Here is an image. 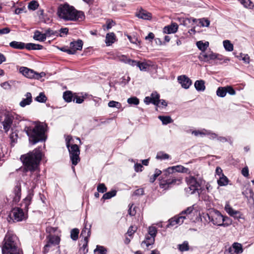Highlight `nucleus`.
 <instances>
[{
    "label": "nucleus",
    "mask_w": 254,
    "mask_h": 254,
    "mask_svg": "<svg viewBox=\"0 0 254 254\" xmlns=\"http://www.w3.org/2000/svg\"><path fill=\"white\" fill-rule=\"evenodd\" d=\"M127 102L129 104L137 105L139 103V100L137 97H132L127 99Z\"/></svg>",
    "instance_id": "nucleus-49"
},
{
    "label": "nucleus",
    "mask_w": 254,
    "mask_h": 254,
    "mask_svg": "<svg viewBox=\"0 0 254 254\" xmlns=\"http://www.w3.org/2000/svg\"><path fill=\"white\" fill-rule=\"evenodd\" d=\"M199 20L201 26L202 27H208L210 24V21L207 19L201 18Z\"/></svg>",
    "instance_id": "nucleus-56"
},
{
    "label": "nucleus",
    "mask_w": 254,
    "mask_h": 254,
    "mask_svg": "<svg viewBox=\"0 0 254 254\" xmlns=\"http://www.w3.org/2000/svg\"><path fill=\"white\" fill-rule=\"evenodd\" d=\"M157 233V229L155 227H149L148 228V234L149 237H153L155 238Z\"/></svg>",
    "instance_id": "nucleus-52"
},
{
    "label": "nucleus",
    "mask_w": 254,
    "mask_h": 254,
    "mask_svg": "<svg viewBox=\"0 0 254 254\" xmlns=\"http://www.w3.org/2000/svg\"><path fill=\"white\" fill-rule=\"evenodd\" d=\"M9 46L13 49L22 50L25 48V44L22 42L13 41L9 43Z\"/></svg>",
    "instance_id": "nucleus-27"
},
{
    "label": "nucleus",
    "mask_w": 254,
    "mask_h": 254,
    "mask_svg": "<svg viewBox=\"0 0 254 254\" xmlns=\"http://www.w3.org/2000/svg\"><path fill=\"white\" fill-rule=\"evenodd\" d=\"M35 100L38 102L45 103L47 100V97L43 92L39 93V95L35 98Z\"/></svg>",
    "instance_id": "nucleus-45"
},
{
    "label": "nucleus",
    "mask_w": 254,
    "mask_h": 254,
    "mask_svg": "<svg viewBox=\"0 0 254 254\" xmlns=\"http://www.w3.org/2000/svg\"><path fill=\"white\" fill-rule=\"evenodd\" d=\"M178 29V25L176 23L166 26L163 29V32L166 34H173L176 33Z\"/></svg>",
    "instance_id": "nucleus-21"
},
{
    "label": "nucleus",
    "mask_w": 254,
    "mask_h": 254,
    "mask_svg": "<svg viewBox=\"0 0 254 254\" xmlns=\"http://www.w3.org/2000/svg\"><path fill=\"white\" fill-rule=\"evenodd\" d=\"M46 240L53 246H56L59 244L61 239L58 236L50 234L47 237Z\"/></svg>",
    "instance_id": "nucleus-24"
},
{
    "label": "nucleus",
    "mask_w": 254,
    "mask_h": 254,
    "mask_svg": "<svg viewBox=\"0 0 254 254\" xmlns=\"http://www.w3.org/2000/svg\"><path fill=\"white\" fill-rule=\"evenodd\" d=\"M68 29L67 28H61L59 32V35L63 37L64 35H66L68 33Z\"/></svg>",
    "instance_id": "nucleus-61"
},
{
    "label": "nucleus",
    "mask_w": 254,
    "mask_h": 254,
    "mask_svg": "<svg viewBox=\"0 0 254 254\" xmlns=\"http://www.w3.org/2000/svg\"><path fill=\"white\" fill-rule=\"evenodd\" d=\"M194 205L188 207L186 209L183 211L180 214V216H187L188 215L190 214L194 210Z\"/></svg>",
    "instance_id": "nucleus-37"
},
{
    "label": "nucleus",
    "mask_w": 254,
    "mask_h": 254,
    "mask_svg": "<svg viewBox=\"0 0 254 254\" xmlns=\"http://www.w3.org/2000/svg\"><path fill=\"white\" fill-rule=\"evenodd\" d=\"M69 153L70 159L72 165L75 166L80 161V150L76 144H72L70 146L67 147Z\"/></svg>",
    "instance_id": "nucleus-9"
},
{
    "label": "nucleus",
    "mask_w": 254,
    "mask_h": 254,
    "mask_svg": "<svg viewBox=\"0 0 254 254\" xmlns=\"http://www.w3.org/2000/svg\"><path fill=\"white\" fill-rule=\"evenodd\" d=\"M227 93V89L225 87H219L216 91V95L220 97H224Z\"/></svg>",
    "instance_id": "nucleus-33"
},
{
    "label": "nucleus",
    "mask_w": 254,
    "mask_h": 254,
    "mask_svg": "<svg viewBox=\"0 0 254 254\" xmlns=\"http://www.w3.org/2000/svg\"><path fill=\"white\" fill-rule=\"evenodd\" d=\"M21 186L20 184H17L14 189L13 193H14V196L13 198V201L17 203L18 202L21 198Z\"/></svg>",
    "instance_id": "nucleus-23"
},
{
    "label": "nucleus",
    "mask_w": 254,
    "mask_h": 254,
    "mask_svg": "<svg viewBox=\"0 0 254 254\" xmlns=\"http://www.w3.org/2000/svg\"><path fill=\"white\" fill-rule=\"evenodd\" d=\"M135 15L138 18L144 20H150L152 18V14L142 8H140L138 11H137Z\"/></svg>",
    "instance_id": "nucleus-17"
},
{
    "label": "nucleus",
    "mask_w": 254,
    "mask_h": 254,
    "mask_svg": "<svg viewBox=\"0 0 254 254\" xmlns=\"http://www.w3.org/2000/svg\"><path fill=\"white\" fill-rule=\"evenodd\" d=\"M72 94L70 91H67L64 92L63 98L64 100L67 102H70L72 99Z\"/></svg>",
    "instance_id": "nucleus-43"
},
{
    "label": "nucleus",
    "mask_w": 254,
    "mask_h": 254,
    "mask_svg": "<svg viewBox=\"0 0 254 254\" xmlns=\"http://www.w3.org/2000/svg\"><path fill=\"white\" fill-rule=\"evenodd\" d=\"M243 6L246 8H252L254 5L250 0H238Z\"/></svg>",
    "instance_id": "nucleus-39"
},
{
    "label": "nucleus",
    "mask_w": 254,
    "mask_h": 254,
    "mask_svg": "<svg viewBox=\"0 0 254 254\" xmlns=\"http://www.w3.org/2000/svg\"><path fill=\"white\" fill-rule=\"evenodd\" d=\"M43 156L41 147H38L32 151L21 156L20 159L23 164L24 169L26 171H29L31 172V189L23 202L25 208H27L30 205L34 195L33 189L36 188L37 182L40 178L39 166Z\"/></svg>",
    "instance_id": "nucleus-1"
},
{
    "label": "nucleus",
    "mask_w": 254,
    "mask_h": 254,
    "mask_svg": "<svg viewBox=\"0 0 254 254\" xmlns=\"http://www.w3.org/2000/svg\"><path fill=\"white\" fill-rule=\"evenodd\" d=\"M116 193L117 191L115 190L107 192L103 195L102 198L104 199H110L112 197L115 196L116 195Z\"/></svg>",
    "instance_id": "nucleus-44"
},
{
    "label": "nucleus",
    "mask_w": 254,
    "mask_h": 254,
    "mask_svg": "<svg viewBox=\"0 0 254 254\" xmlns=\"http://www.w3.org/2000/svg\"><path fill=\"white\" fill-rule=\"evenodd\" d=\"M186 180L189 186L187 191L188 192L190 191V194H193L198 190L203 182L202 178L198 175L196 176H190L186 178Z\"/></svg>",
    "instance_id": "nucleus-7"
},
{
    "label": "nucleus",
    "mask_w": 254,
    "mask_h": 254,
    "mask_svg": "<svg viewBox=\"0 0 254 254\" xmlns=\"http://www.w3.org/2000/svg\"><path fill=\"white\" fill-rule=\"evenodd\" d=\"M79 231L77 228H74L70 231V238L73 241H76L78 238Z\"/></svg>",
    "instance_id": "nucleus-40"
},
{
    "label": "nucleus",
    "mask_w": 254,
    "mask_h": 254,
    "mask_svg": "<svg viewBox=\"0 0 254 254\" xmlns=\"http://www.w3.org/2000/svg\"><path fill=\"white\" fill-rule=\"evenodd\" d=\"M160 95L156 91L153 92L150 97H146L144 99V103L148 105L150 103H152L157 107H160L161 106L162 107H166L167 106V102L163 99L160 100Z\"/></svg>",
    "instance_id": "nucleus-8"
},
{
    "label": "nucleus",
    "mask_w": 254,
    "mask_h": 254,
    "mask_svg": "<svg viewBox=\"0 0 254 254\" xmlns=\"http://www.w3.org/2000/svg\"><path fill=\"white\" fill-rule=\"evenodd\" d=\"M9 217L13 221H21L26 218V216L23 210L18 207L13 208L10 212Z\"/></svg>",
    "instance_id": "nucleus-10"
},
{
    "label": "nucleus",
    "mask_w": 254,
    "mask_h": 254,
    "mask_svg": "<svg viewBox=\"0 0 254 254\" xmlns=\"http://www.w3.org/2000/svg\"><path fill=\"white\" fill-rule=\"evenodd\" d=\"M136 230V228L135 227L130 226L127 230V234L129 236H131L134 233Z\"/></svg>",
    "instance_id": "nucleus-62"
},
{
    "label": "nucleus",
    "mask_w": 254,
    "mask_h": 254,
    "mask_svg": "<svg viewBox=\"0 0 254 254\" xmlns=\"http://www.w3.org/2000/svg\"><path fill=\"white\" fill-rule=\"evenodd\" d=\"M193 22H195L196 21V19L193 18H180L179 21L181 24L185 26H188L189 24L191 23V21Z\"/></svg>",
    "instance_id": "nucleus-29"
},
{
    "label": "nucleus",
    "mask_w": 254,
    "mask_h": 254,
    "mask_svg": "<svg viewBox=\"0 0 254 254\" xmlns=\"http://www.w3.org/2000/svg\"><path fill=\"white\" fill-rule=\"evenodd\" d=\"M178 248L181 252L188 251L189 250V243L187 241H184L183 244L178 245Z\"/></svg>",
    "instance_id": "nucleus-41"
},
{
    "label": "nucleus",
    "mask_w": 254,
    "mask_h": 254,
    "mask_svg": "<svg viewBox=\"0 0 254 254\" xmlns=\"http://www.w3.org/2000/svg\"><path fill=\"white\" fill-rule=\"evenodd\" d=\"M19 71L20 73L27 78H35L36 72L32 69L26 67H21Z\"/></svg>",
    "instance_id": "nucleus-20"
},
{
    "label": "nucleus",
    "mask_w": 254,
    "mask_h": 254,
    "mask_svg": "<svg viewBox=\"0 0 254 254\" xmlns=\"http://www.w3.org/2000/svg\"><path fill=\"white\" fill-rule=\"evenodd\" d=\"M97 190L98 192L104 193L106 191L107 188L104 184H99L97 186Z\"/></svg>",
    "instance_id": "nucleus-55"
},
{
    "label": "nucleus",
    "mask_w": 254,
    "mask_h": 254,
    "mask_svg": "<svg viewBox=\"0 0 254 254\" xmlns=\"http://www.w3.org/2000/svg\"><path fill=\"white\" fill-rule=\"evenodd\" d=\"M83 42L81 40H78L76 41L70 42L69 48L71 52V54H75L76 51H80L82 49Z\"/></svg>",
    "instance_id": "nucleus-15"
},
{
    "label": "nucleus",
    "mask_w": 254,
    "mask_h": 254,
    "mask_svg": "<svg viewBox=\"0 0 254 254\" xmlns=\"http://www.w3.org/2000/svg\"><path fill=\"white\" fill-rule=\"evenodd\" d=\"M225 210L230 216L233 217L235 219L238 220H240L241 219H244V217L241 212L233 209L228 203L226 204Z\"/></svg>",
    "instance_id": "nucleus-13"
},
{
    "label": "nucleus",
    "mask_w": 254,
    "mask_h": 254,
    "mask_svg": "<svg viewBox=\"0 0 254 254\" xmlns=\"http://www.w3.org/2000/svg\"><path fill=\"white\" fill-rule=\"evenodd\" d=\"M158 119L162 121L163 125H167L173 122V120L170 116H159Z\"/></svg>",
    "instance_id": "nucleus-34"
},
{
    "label": "nucleus",
    "mask_w": 254,
    "mask_h": 254,
    "mask_svg": "<svg viewBox=\"0 0 254 254\" xmlns=\"http://www.w3.org/2000/svg\"><path fill=\"white\" fill-rule=\"evenodd\" d=\"M45 34L46 38L47 37L58 36L59 35V32L54 31L50 28H48L45 30Z\"/></svg>",
    "instance_id": "nucleus-36"
},
{
    "label": "nucleus",
    "mask_w": 254,
    "mask_h": 254,
    "mask_svg": "<svg viewBox=\"0 0 254 254\" xmlns=\"http://www.w3.org/2000/svg\"><path fill=\"white\" fill-rule=\"evenodd\" d=\"M242 245L238 243H234L232 246L225 251L224 254H239L242 253Z\"/></svg>",
    "instance_id": "nucleus-12"
},
{
    "label": "nucleus",
    "mask_w": 254,
    "mask_h": 254,
    "mask_svg": "<svg viewBox=\"0 0 254 254\" xmlns=\"http://www.w3.org/2000/svg\"><path fill=\"white\" fill-rule=\"evenodd\" d=\"M186 216H175L169 220L167 227L174 226L176 225H181L184 222Z\"/></svg>",
    "instance_id": "nucleus-19"
},
{
    "label": "nucleus",
    "mask_w": 254,
    "mask_h": 254,
    "mask_svg": "<svg viewBox=\"0 0 254 254\" xmlns=\"http://www.w3.org/2000/svg\"><path fill=\"white\" fill-rule=\"evenodd\" d=\"M53 246V245H52L48 241H47V244L45 245L44 247L43 253L45 254L48 253L50 250V248Z\"/></svg>",
    "instance_id": "nucleus-58"
},
{
    "label": "nucleus",
    "mask_w": 254,
    "mask_h": 254,
    "mask_svg": "<svg viewBox=\"0 0 254 254\" xmlns=\"http://www.w3.org/2000/svg\"><path fill=\"white\" fill-rule=\"evenodd\" d=\"M114 22L113 21L108 20L107 21L106 26L104 25L103 28L105 30L106 29L108 30L112 27L114 25Z\"/></svg>",
    "instance_id": "nucleus-60"
},
{
    "label": "nucleus",
    "mask_w": 254,
    "mask_h": 254,
    "mask_svg": "<svg viewBox=\"0 0 254 254\" xmlns=\"http://www.w3.org/2000/svg\"><path fill=\"white\" fill-rule=\"evenodd\" d=\"M38 3L36 1L33 0L29 2L28 7L29 9L34 10L38 8Z\"/></svg>",
    "instance_id": "nucleus-53"
},
{
    "label": "nucleus",
    "mask_w": 254,
    "mask_h": 254,
    "mask_svg": "<svg viewBox=\"0 0 254 254\" xmlns=\"http://www.w3.org/2000/svg\"><path fill=\"white\" fill-rule=\"evenodd\" d=\"M94 252L95 254H106L107 250L103 246H97Z\"/></svg>",
    "instance_id": "nucleus-42"
},
{
    "label": "nucleus",
    "mask_w": 254,
    "mask_h": 254,
    "mask_svg": "<svg viewBox=\"0 0 254 254\" xmlns=\"http://www.w3.org/2000/svg\"><path fill=\"white\" fill-rule=\"evenodd\" d=\"M47 128L46 124L40 122H34L31 126L25 127L24 131L29 137V142L34 145L45 141L47 139L45 134Z\"/></svg>",
    "instance_id": "nucleus-3"
},
{
    "label": "nucleus",
    "mask_w": 254,
    "mask_h": 254,
    "mask_svg": "<svg viewBox=\"0 0 254 254\" xmlns=\"http://www.w3.org/2000/svg\"><path fill=\"white\" fill-rule=\"evenodd\" d=\"M194 85L195 88L198 91H204L205 89V82L203 80H196Z\"/></svg>",
    "instance_id": "nucleus-28"
},
{
    "label": "nucleus",
    "mask_w": 254,
    "mask_h": 254,
    "mask_svg": "<svg viewBox=\"0 0 254 254\" xmlns=\"http://www.w3.org/2000/svg\"><path fill=\"white\" fill-rule=\"evenodd\" d=\"M58 16L65 21H82L85 18L82 11L77 10L67 3L61 5L58 9Z\"/></svg>",
    "instance_id": "nucleus-4"
},
{
    "label": "nucleus",
    "mask_w": 254,
    "mask_h": 254,
    "mask_svg": "<svg viewBox=\"0 0 254 254\" xmlns=\"http://www.w3.org/2000/svg\"><path fill=\"white\" fill-rule=\"evenodd\" d=\"M175 172L187 173L189 172L188 168L182 165H177L168 168L163 172V178L160 182V187L165 190L168 189L173 185H179L181 183L182 179L176 177L173 174Z\"/></svg>",
    "instance_id": "nucleus-2"
},
{
    "label": "nucleus",
    "mask_w": 254,
    "mask_h": 254,
    "mask_svg": "<svg viewBox=\"0 0 254 254\" xmlns=\"http://www.w3.org/2000/svg\"><path fill=\"white\" fill-rule=\"evenodd\" d=\"M156 159L160 160H165L169 158V155L163 152H159L156 155Z\"/></svg>",
    "instance_id": "nucleus-48"
},
{
    "label": "nucleus",
    "mask_w": 254,
    "mask_h": 254,
    "mask_svg": "<svg viewBox=\"0 0 254 254\" xmlns=\"http://www.w3.org/2000/svg\"><path fill=\"white\" fill-rule=\"evenodd\" d=\"M239 57L242 58V60L244 61V63L246 64H249L250 57L248 56V55L241 53Z\"/></svg>",
    "instance_id": "nucleus-57"
},
{
    "label": "nucleus",
    "mask_w": 254,
    "mask_h": 254,
    "mask_svg": "<svg viewBox=\"0 0 254 254\" xmlns=\"http://www.w3.org/2000/svg\"><path fill=\"white\" fill-rule=\"evenodd\" d=\"M134 167L136 172H141L142 170L143 166L140 163H136L134 164Z\"/></svg>",
    "instance_id": "nucleus-63"
},
{
    "label": "nucleus",
    "mask_w": 254,
    "mask_h": 254,
    "mask_svg": "<svg viewBox=\"0 0 254 254\" xmlns=\"http://www.w3.org/2000/svg\"><path fill=\"white\" fill-rule=\"evenodd\" d=\"M108 105L110 108L120 109L122 107V104L120 102L115 101H110Z\"/></svg>",
    "instance_id": "nucleus-46"
},
{
    "label": "nucleus",
    "mask_w": 254,
    "mask_h": 254,
    "mask_svg": "<svg viewBox=\"0 0 254 254\" xmlns=\"http://www.w3.org/2000/svg\"><path fill=\"white\" fill-rule=\"evenodd\" d=\"M128 59L126 56L123 55H118L116 59L119 61L126 64L127 63Z\"/></svg>",
    "instance_id": "nucleus-51"
},
{
    "label": "nucleus",
    "mask_w": 254,
    "mask_h": 254,
    "mask_svg": "<svg viewBox=\"0 0 254 254\" xmlns=\"http://www.w3.org/2000/svg\"><path fill=\"white\" fill-rule=\"evenodd\" d=\"M223 46L225 49L228 52H232L233 50V45L228 40H224L223 42Z\"/></svg>",
    "instance_id": "nucleus-32"
},
{
    "label": "nucleus",
    "mask_w": 254,
    "mask_h": 254,
    "mask_svg": "<svg viewBox=\"0 0 254 254\" xmlns=\"http://www.w3.org/2000/svg\"><path fill=\"white\" fill-rule=\"evenodd\" d=\"M116 41V36L113 32L107 33L106 36L105 43L106 45L109 46Z\"/></svg>",
    "instance_id": "nucleus-25"
},
{
    "label": "nucleus",
    "mask_w": 254,
    "mask_h": 254,
    "mask_svg": "<svg viewBox=\"0 0 254 254\" xmlns=\"http://www.w3.org/2000/svg\"><path fill=\"white\" fill-rule=\"evenodd\" d=\"M208 217L210 222H211L214 225L217 226L227 227L230 223L224 222L229 220V218L227 216H224L220 211L217 210L211 209L206 215Z\"/></svg>",
    "instance_id": "nucleus-6"
},
{
    "label": "nucleus",
    "mask_w": 254,
    "mask_h": 254,
    "mask_svg": "<svg viewBox=\"0 0 254 254\" xmlns=\"http://www.w3.org/2000/svg\"><path fill=\"white\" fill-rule=\"evenodd\" d=\"M13 121V117L10 115H5L4 119L2 122L3 129L7 132L10 129Z\"/></svg>",
    "instance_id": "nucleus-18"
},
{
    "label": "nucleus",
    "mask_w": 254,
    "mask_h": 254,
    "mask_svg": "<svg viewBox=\"0 0 254 254\" xmlns=\"http://www.w3.org/2000/svg\"><path fill=\"white\" fill-rule=\"evenodd\" d=\"M2 248V254H22L19 247V241L17 236L11 232L6 234Z\"/></svg>",
    "instance_id": "nucleus-5"
},
{
    "label": "nucleus",
    "mask_w": 254,
    "mask_h": 254,
    "mask_svg": "<svg viewBox=\"0 0 254 254\" xmlns=\"http://www.w3.org/2000/svg\"><path fill=\"white\" fill-rule=\"evenodd\" d=\"M155 238L153 237L146 236L145 240L142 242V245L145 244L147 247H148L150 245L153 244L154 242Z\"/></svg>",
    "instance_id": "nucleus-38"
},
{
    "label": "nucleus",
    "mask_w": 254,
    "mask_h": 254,
    "mask_svg": "<svg viewBox=\"0 0 254 254\" xmlns=\"http://www.w3.org/2000/svg\"><path fill=\"white\" fill-rule=\"evenodd\" d=\"M161 171L159 169H156L155 170V173L154 175L150 177L149 181L151 183H153L156 179V178L161 174Z\"/></svg>",
    "instance_id": "nucleus-50"
},
{
    "label": "nucleus",
    "mask_w": 254,
    "mask_h": 254,
    "mask_svg": "<svg viewBox=\"0 0 254 254\" xmlns=\"http://www.w3.org/2000/svg\"><path fill=\"white\" fill-rule=\"evenodd\" d=\"M196 45L201 52H205L209 46V42L207 41L203 42L202 41H199L196 42Z\"/></svg>",
    "instance_id": "nucleus-31"
},
{
    "label": "nucleus",
    "mask_w": 254,
    "mask_h": 254,
    "mask_svg": "<svg viewBox=\"0 0 254 254\" xmlns=\"http://www.w3.org/2000/svg\"><path fill=\"white\" fill-rule=\"evenodd\" d=\"M178 80L182 87L185 89H188L192 84L191 80L186 75L178 76Z\"/></svg>",
    "instance_id": "nucleus-16"
},
{
    "label": "nucleus",
    "mask_w": 254,
    "mask_h": 254,
    "mask_svg": "<svg viewBox=\"0 0 254 254\" xmlns=\"http://www.w3.org/2000/svg\"><path fill=\"white\" fill-rule=\"evenodd\" d=\"M137 66L139 67L141 71H145L148 68L149 65L145 63H140L138 62Z\"/></svg>",
    "instance_id": "nucleus-54"
},
{
    "label": "nucleus",
    "mask_w": 254,
    "mask_h": 254,
    "mask_svg": "<svg viewBox=\"0 0 254 254\" xmlns=\"http://www.w3.org/2000/svg\"><path fill=\"white\" fill-rule=\"evenodd\" d=\"M24 97L19 103V105L21 107H25L27 105H30L32 102V95L30 92H27Z\"/></svg>",
    "instance_id": "nucleus-22"
},
{
    "label": "nucleus",
    "mask_w": 254,
    "mask_h": 254,
    "mask_svg": "<svg viewBox=\"0 0 254 254\" xmlns=\"http://www.w3.org/2000/svg\"><path fill=\"white\" fill-rule=\"evenodd\" d=\"M137 63H138L137 61H136L135 60H131L130 59H128V60L127 63V64H129L130 65H131L132 66H137Z\"/></svg>",
    "instance_id": "nucleus-64"
},
{
    "label": "nucleus",
    "mask_w": 254,
    "mask_h": 254,
    "mask_svg": "<svg viewBox=\"0 0 254 254\" xmlns=\"http://www.w3.org/2000/svg\"><path fill=\"white\" fill-rule=\"evenodd\" d=\"M215 53L212 51L201 52L198 56L199 61L210 64V61L215 60Z\"/></svg>",
    "instance_id": "nucleus-11"
},
{
    "label": "nucleus",
    "mask_w": 254,
    "mask_h": 254,
    "mask_svg": "<svg viewBox=\"0 0 254 254\" xmlns=\"http://www.w3.org/2000/svg\"><path fill=\"white\" fill-rule=\"evenodd\" d=\"M192 134H194L195 136H198V135H205L206 134H208V130H207L206 129H202L201 130H193L192 131Z\"/></svg>",
    "instance_id": "nucleus-47"
},
{
    "label": "nucleus",
    "mask_w": 254,
    "mask_h": 254,
    "mask_svg": "<svg viewBox=\"0 0 254 254\" xmlns=\"http://www.w3.org/2000/svg\"><path fill=\"white\" fill-rule=\"evenodd\" d=\"M225 87L226 89H227V93H228L231 95H234L236 94V91L232 86H226Z\"/></svg>",
    "instance_id": "nucleus-59"
},
{
    "label": "nucleus",
    "mask_w": 254,
    "mask_h": 254,
    "mask_svg": "<svg viewBox=\"0 0 254 254\" xmlns=\"http://www.w3.org/2000/svg\"><path fill=\"white\" fill-rule=\"evenodd\" d=\"M33 39L36 41L40 42H44L46 39V37L44 33H42L38 30H36L34 33Z\"/></svg>",
    "instance_id": "nucleus-26"
},
{
    "label": "nucleus",
    "mask_w": 254,
    "mask_h": 254,
    "mask_svg": "<svg viewBox=\"0 0 254 254\" xmlns=\"http://www.w3.org/2000/svg\"><path fill=\"white\" fill-rule=\"evenodd\" d=\"M91 225L90 224L88 225L87 222H85L84 228L81 231L80 234L81 236L84 237V240L85 242V244L83 245V247H86L87 245L88 238L91 235Z\"/></svg>",
    "instance_id": "nucleus-14"
},
{
    "label": "nucleus",
    "mask_w": 254,
    "mask_h": 254,
    "mask_svg": "<svg viewBox=\"0 0 254 254\" xmlns=\"http://www.w3.org/2000/svg\"><path fill=\"white\" fill-rule=\"evenodd\" d=\"M217 182L220 186H226L228 183V179L224 174H222V176L219 177Z\"/></svg>",
    "instance_id": "nucleus-35"
},
{
    "label": "nucleus",
    "mask_w": 254,
    "mask_h": 254,
    "mask_svg": "<svg viewBox=\"0 0 254 254\" xmlns=\"http://www.w3.org/2000/svg\"><path fill=\"white\" fill-rule=\"evenodd\" d=\"M43 48V46L40 44H34V43H27L25 44V48L28 50H41Z\"/></svg>",
    "instance_id": "nucleus-30"
}]
</instances>
